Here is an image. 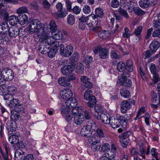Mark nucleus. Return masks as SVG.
Wrapping results in <instances>:
<instances>
[{"mask_svg": "<svg viewBox=\"0 0 160 160\" xmlns=\"http://www.w3.org/2000/svg\"><path fill=\"white\" fill-rule=\"evenodd\" d=\"M27 28L30 33H37L39 40L41 42L45 41V43L48 45H52L55 42V40L51 36L50 29L48 28L47 25L41 23L37 19L30 21Z\"/></svg>", "mask_w": 160, "mask_h": 160, "instance_id": "1", "label": "nucleus"}, {"mask_svg": "<svg viewBox=\"0 0 160 160\" xmlns=\"http://www.w3.org/2000/svg\"><path fill=\"white\" fill-rule=\"evenodd\" d=\"M72 114L73 116V118L74 120H78V119H89L91 117L87 111L84 112V115L82 114L83 111L81 107L77 106H75L74 108H72Z\"/></svg>", "mask_w": 160, "mask_h": 160, "instance_id": "2", "label": "nucleus"}, {"mask_svg": "<svg viewBox=\"0 0 160 160\" xmlns=\"http://www.w3.org/2000/svg\"><path fill=\"white\" fill-rule=\"evenodd\" d=\"M96 17V16L94 14H90L88 16H83L79 19V21L82 22H86L89 28H92L93 30L95 31V29L94 28L98 25V23Z\"/></svg>", "mask_w": 160, "mask_h": 160, "instance_id": "3", "label": "nucleus"}, {"mask_svg": "<svg viewBox=\"0 0 160 160\" xmlns=\"http://www.w3.org/2000/svg\"><path fill=\"white\" fill-rule=\"evenodd\" d=\"M8 105L10 108L17 111L24 112L25 108L23 105L20 103V101L17 99L13 98L11 100Z\"/></svg>", "mask_w": 160, "mask_h": 160, "instance_id": "4", "label": "nucleus"}, {"mask_svg": "<svg viewBox=\"0 0 160 160\" xmlns=\"http://www.w3.org/2000/svg\"><path fill=\"white\" fill-rule=\"evenodd\" d=\"M93 51L96 54L99 53L100 58L103 59L107 57L109 53V50L108 49L102 48L100 46L94 48Z\"/></svg>", "mask_w": 160, "mask_h": 160, "instance_id": "5", "label": "nucleus"}, {"mask_svg": "<svg viewBox=\"0 0 160 160\" xmlns=\"http://www.w3.org/2000/svg\"><path fill=\"white\" fill-rule=\"evenodd\" d=\"M135 101L132 99L128 100H124L121 102L120 105L122 112L125 113L127 110L129 109L131 105H134Z\"/></svg>", "mask_w": 160, "mask_h": 160, "instance_id": "6", "label": "nucleus"}, {"mask_svg": "<svg viewBox=\"0 0 160 160\" xmlns=\"http://www.w3.org/2000/svg\"><path fill=\"white\" fill-rule=\"evenodd\" d=\"M71 107H68L66 105V106H62L60 109L61 114L67 120H71L73 118V116L72 114H68L71 110Z\"/></svg>", "mask_w": 160, "mask_h": 160, "instance_id": "7", "label": "nucleus"}, {"mask_svg": "<svg viewBox=\"0 0 160 160\" xmlns=\"http://www.w3.org/2000/svg\"><path fill=\"white\" fill-rule=\"evenodd\" d=\"M60 95L63 99L67 100L72 97L73 93L70 89L66 88L62 90L60 92Z\"/></svg>", "mask_w": 160, "mask_h": 160, "instance_id": "8", "label": "nucleus"}, {"mask_svg": "<svg viewBox=\"0 0 160 160\" xmlns=\"http://www.w3.org/2000/svg\"><path fill=\"white\" fill-rule=\"evenodd\" d=\"M118 83L120 85L130 87L131 86L132 82L131 80L127 79L124 75H122L118 77Z\"/></svg>", "mask_w": 160, "mask_h": 160, "instance_id": "9", "label": "nucleus"}, {"mask_svg": "<svg viewBox=\"0 0 160 160\" xmlns=\"http://www.w3.org/2000/svg\"><path fill=\"white\" fill-rule=\"evenodd\" d=\"M75 69V66L70 64L65 65L61 69L62 73L64 75H68L71 73Z\"/></svg>", "mask_w": 160, "mask_h": 160, "instance_id": "10", "label": "nucleus"}, {"mask_svg": "<svg viewBox=\"0 0 160 160\" xmlns=\"http://www.w3.org/2000/svg\"><path fill=\"white\" fill-rule=\"evenodd\" d=\"M2 75L5 77L6 81H10L14 77V73L12 70L5 69L2 70Z\"/></svg>", "mask_w": 160, "mask_h": 160, "instance_id": "11", "label": "nucleus"}, {"mask_svg": "<svg viewBox=\"0 0 160 160\" xmlns=\"http://www.w3.org/2000/svg\"><path fill=\"white\" fill-rule=\"evenodd\" d=\"M145 112L144 108H141L138 111L136 119H144L145 120H149L150 119V115L148 113H146L145 116H141L142 113Z\"/></svg>", "mask_w": 160, "mask_h": 160, "instance_id": "12", "label": "nucleus"}, {"mask_svg": "<svg viewBox=\"0 0 160 160\" xmlns=\"http://www.w3.org/2000/svg\"><path fill=\"white\" fill-rule=\"evenodd\" d=\"M91 128L90 126L87 125L84 126L81 131V135L86 137H89L92 133V129H91Z\"/></svg>", "mask_w": 160, "mask_h": 160, "instance_id": "13", "label": "nucleus"}, {"mask_svg": "<svg viewBox=\"0 0 160 160\" xmlns=\"http://www.w3.org/2000/svg\"><path fill=\"white\" fill-rule=\"evenodd\" d=\"M66 105L68 107L74 108L78 105L77 100L75 97H71L67 100L65 102Z\"/></svg>", "mask_w": 160, "mask_h": 160, "instance_id": "14", "label": "nucleus"}, {"mask_svg": "<svg viewBox=\"0 0 160 160\" xmlns=\"http://www.w3.org/2000/svg\"><path fill=\"white\" fill-rule=\"evenodd\" d=\"M52 36L54 40H60L63 38V34L60 30L58 29L52 31Z\"/></svg>", "mask_w": 160, "mask_h": 160, "instance_id": "15", "label": "nucleus"}, {"mask_svg": "<svg viewBox=\"0 0 160 160\" xmlns=\"http://www.w3.org/2000/svg\"><path fill=\"white\" fill-rule=\"evenodd\" d=\"M73 51L72 46L70 45H68L62 54V55L66 57H69L72 54Z\"/></svg>", "mask_w": 160, "mask_h": 160, "instance_id": "16", "label": "nucleus"}, {"mask_svg": "<svg viewBox=\"0 0 160 160\" xmlns=\"http://www.w3.org/2000/svg\"><path fill=\"white\" fill-rule=\"evenodd\" d=\"M58 83L61 86L66 87H70L71 85L70 83L68 78L65 77H62L59 78L58 80Z\"/></svg>", "mask_w": 160, "mask_h": 160, "instance_id": "17", "label": "nucleus"}, {"mask_svg": "<svg viewBox=\"0 0 160 160\" xmlns=\"http://www.w3.org/2000/svg\"><path fill=\"white\" fill-rule=\"evenodd\" d=\"M7 128L9 131L12 132L15 131L16 128L17 127L16 122L15 121H8L6 123Z\"/></svg>", "mask_w": 160, "mask_h": 160, "instance_id": "18", "label": "nucleus"}, {"mask_svg": "<svg viewBox=\"0 0 160 160\" xmlns=\"http://www.w3.org/2000/svg\"><path fill=\"white\" fill-rule=\"evenodd\" d=\"M18 22L21 25H23L28 22V18L25 14H19L18 16Z\"/></svg>", "mask_w": 160, "mask_h": 160, "instance_id": "19", "label": "nucleus"}, {"mask_svg": "<svg viewBox=\"0 0 160 160\" xmlns=\"http://www.w3.org/2000/svg\"><path fill=\"white\" fill-rule=\"evenodd\" d=\"M101 148V145L100 141L99 140H96L94 141L91 145V148L93 151H96L99 150Z\"/></svg>", "mask_w": 160, "mask_h": 160, "instance_id": "20", "label": "nucleus"}, {"mask_svg": "<svg viewBox=\"0 0 160 160\" xmlns=\"http://www.w3.org/2000/svg\"><path fill=\"white\" fill-rule=\"evenodd\" d=\"M19 30L17 27H11L8 30L9 35L12 37H15L19 34Z\"/></svg>", "mask_w": 160, "mask_h": 160, "instance_id": "21", "label": "nucleus"}, {"mask_svg": "<svg viewBox=\"0 0 160 160\" xmlns=\"http://www.w3.org/2000/svg\"><path fill=\"white\" fill-rule=\"evenodd\" d=\"M94 109L96 112L97 113V115H96V116L94 115V117L98 120H102L101 116L98 115V113L99 112L102 113V112L103 108L102 106L98 104H96L95 106Z\"/></svg>", "mask_w": 160, "mask_h": 160, "instance_id": "22", "label": "nucleus"}, {"mask_svg": "<svg viewBox=\"0 0 160 160\" xmlns=\"http://www.w3.org/2000/svg\"><path fill=\"white\" fill-rule=\"evenodd\" d=\"M24 154L23 152L21 149H17L14 154L15 160H22V155Z\"/></svg>", "mask_w": 160, "mask_h": 160, "instance_id": "23", "label": "nucleus"}, {"mask_svg": "<svg viewBox=\"0 0 160 160\" xmlns=\"http://www.w3.org/2000/svg\"><path fill=\"white\" fill-rule=\"evenodd\" d=\"M160 46L159 43L156 41H153L150 44L149 48L150 50L152 52L156 51Z\"/></svg>", "mask_w": 160, "mask_h": 160, "instance_id": "24", "label": "nucleus"}, {"mask_svg": "<svg viewBox=\"0 0 160 160\" xmlns=\"http://www.w3.org/2000/svg\"><path fill=\"white\" fill-rule=\"evenodd\" d=\"M8 93L12 95H16L18 92V90L14 86L11 85L6 87Z\"/></svg>", "mask_w": 160, "mask_h": 160, "instance_id": "25", "label": "nucleus"}, {"mask_svg": "<svg viewBox=\"0 0 160 160\" xmlns=\"http://www.w3.org/2000/svg\"><path fill=\"white\" fill-rule=\"evenodd\" d=\"M16 111L15 110H12L11 111V118L12 120H17L20 118V116L18 112H20Z\"/></svg>", "mask_w": 160, "mask_h": 160, "instance_id": "26", "label": "nucleus"}, {"mask_svg": "<svg viewBox=\"0 0 160 160\" xmlns=\"http://www.w3.org/2000/svg\"><path fill=\"white\" fill-rule=\"evenodd\" d=\"M67 13L66 12L63 11L62 10H58V11L55 13H53V15L55 18H63L65 17L67 15Z\"/></svg>", "mask_w": 160, "mask_h": 160, "instance_id": "27", "label": "nucleus"}, {"mask_svg": "<svg viewBox=\"0 0 160 160\" xmlns=\"http://www.w3.org/2000/svg\"><path fill=\"white\" fill-rule=\"evenodd\" d=\"M75 69L76 72L78 74L82 73L84 70L83 66L80 62L77 63L76 64Z\"/></svg>", "mask_w": 160, "mask_h": 160, "instance_id": "28", "label": "nucleus"}, {"mask_svg": "<svg viewBox=\"0 0 160 160\" xmlns=\"http://www.w3.org/2000/svg\"><path fill=\"white\" fill-rule=\"evenodd\" d=\"M57 46V44L56 43V44L54 45L53 48L50 49L48 52V56L50 58H52L55 56L58 50L57 48L58 47Z\"/></svg>", "mask_w": 160, "mask_h": 160, "instance_id": "29", "label": "nucleus"}, {"mask_svg": "<svg viewBox=\"0 0 160 160\" xmlns=\"http://www.w3.org/2000/svg\"><path fill=\"white\" fill-rule=\"evenodd\" d=\"M98 36L103 39H106L109 37V34L108 31L102 30L98 32Z\"/></svg>", "mask_w": 160, "mask_h": 160, "instance_id": "30", "label": "nucleus"}, {"mask_svg": "<svg viewBox=\"0 0 160 160\" xmlns=\"http://www.w3.org/2000/svg\"><path fill=\"white\" fill-rule=\"evenodd\" d=\"M18 16L17 17L15 15L11 16L8 17L9 22L12 26L15 25L18 22Z\"/></svg>", "mask_w": 160, "mask_h": 160, "instance_id": "31", "label": "nucleus"}, {"mask_svg": "<svg viewBox=\"0 0 160 160\" xmlns=\"http://www.w3.org/2000/svg\"><path fill=\"white\" fill-rule=\"evenodd\" d=\"M92 92L91 90L88 89L86 90L85 91L84 95V99L86 100H89L90 99H92V97H95L94 96L92 95Z\"/></svg>", "mask_w": 160, "mask_h": 160, "instance_id": "32", "label": "nucleus"}, {"mask_svg": "<svg viewBox=\"0 0 160 160\" xmlns=\"http://www.w3.org/2000/svg\"><path fill=\"white\" fill-rule=\"evenodd\" d=\"M8 140L12 144H17L18 142V137L17 135H12L9 137Z\"/></svg>", "mask_w": 160, "mask_h": 160, "instance_id": "33", "label": "nucleus"}, {"mask_svg": "<svg viewBox=\"0 0 160 160\" xmlns=\"http://www.w3.org/2000/svg\"><path fill=\"white\" fill-rule=\"evenodd\" d=\"M150 4V2L148 0H141L139 2V6L143 8L148 7Z\"/></svg>", "mask_w": 160, "mask_h": 160, "instance_id": "34", "label": "nucleus"}, {"mask_svg": "<svg viewBox=\"0 0 160 160\" xmlns=\"http://www.w3.org/2000/svg\"><path fill=\"white\" fill-rule=\"evenodd\" d=\"M48 48H47L44 46L43 43H42L40 44L39 46L38 50L41 53L45 54L47 53Z\"/></svg>", "mask_w": 160, "mask_h": 160, "instance_id": "35", "label": "nucleus"}, {"mask_svg": "<svg viewBox=\"0 0 160 160\" xmlns=\"http://www.w3.org/2000/svg\"><path fill=\"white\" fill-rule=\"evenodd\" d=\"M1 28L2 32H5L4 33H2V35H4L7 33L9 29L8 28V24L5 22H1L0 23V28Z\"/></svg>", "mask_w": 160, "mask_h": 160, "instance_id": "36", "label": "nucleus"}, {"mask_svg": "<svg viewBox=\"0 0 160 160\" xmlns=\"http://www.w3.org/2000/svg\"><path fill=\"white\" fill-rule=\"evenodd\" d=\"M126 69L129 72H131L132 71V62L130 60H128L126 62L125 66Z\"/></svg>", "mask_w": 160, "mask_h": 160, "instance_id": "37", "label": "nucleus"}, {"mask_svg": "<svg viewBox=\"0 0 160 160\" xmlns=\"http://www.w3.org/2000/svg\"><path fill=\"white\" fill-rule=\"evenodd\" d=\"M67 21L69 24L73 25L75 22V18L74 16L72 14L68 15L67 18Z\"/></svg>", "mask_w": 160, "mask_h": 160, "instance_id": "38", "label": "nucleus"}, {"mask_svg": "<svg viewBox=\"0 0 160 160\" xmlns=\"http://www.w3.org/2000/svg\"><path fill=\"white\" fill-rule=\"evenodd\" d=\"M145 150L143 147H140L139 149H137V155L141 156L144 159L145 158Z\"/></svg>", "mask_w": 160, "mask_h": 160, "instance_id": "39", "label": "nucleus"}, {"mask_svg": "<svg viewBox=\"0 0 160 160\" xmlns=\"http://www.w3.org/2000/svg\"><path fill=\"white\" fill-rule=\"evenodd\" d=\"M120 94L121 96L125 98H128L130 96L129 91L125 89H121L120 91Z\"/></svg>", "mask_w": 160, "mask_h": 160, "instance_id": "40", "label": "nucleus"}, {"mask_svg": "<svg viewBox=\"0 0 160 160\" xmlns=\"http://www.w3.org/2000/svg\"><path fill=\"white\" fill-rule=\"evenodd\" d=\"M124 32L122 34V36L123 38H129L131 35V32L129 29L127 27H125L124 28Z\"/></svg>", "mask_w": 160, "mask_h": 160, "instance_id": "41", "label": "nucleus"}, {"mask_svg": "<svg viewBox=\"0 0 160 160\" xmlns=\"http://www.w3.org/2000/svg\"><path fill=\"white\" fill-rule=\"evenodd\" d=\"M125 68V64L122 62H118L117 64V70L120 72H122Z\"/></svg>", "mask_w": 160, "mask_h": 160, "instance_id": "42", "label": "nucleus"}, {"mask_svg": "<svg viewBox=\"0 0 160 160\" xmlns=\"http://www.w3.org/2000/svg\"><path fill=\"white\" fill-rule=\"evenodd\" d=\"M28 12V8L25 6L19 8L16 11L17 13L19 14H23V13H26Z\"/></svg>", "mask_w": 160, "mask_h": 160, "instance_id": "43", "label": "nucleus"}, {"mask_svg": "<svg viewBox=\"0 0 160 160\" xmlns=\"http://www.w3.org/2000/svg\"><path fill=\"white\" fill-rule=\"evenodd\" d=\"M95 13L96 15L100 18L102 17L104 14L102 9L100 7L96 8Z\"/></svg>", "mask_w": 160, "mask_h": 160, "instance_id": "44", "label": "nucleus"}, {"mask_svg": "<svg viewBox=\"0 0 160 160\" xmlns=\"http://www.w3.org/2000/svg\"><path fill=\"white\" fill-rule=\"evenodd\" d=\"M88 101L89 102H87V105L88 107L90 108L92 107L96 102V100L95 97H92V99H90V100Z\"/></svg>", "mask_w": 160, "mask_h": 160, "instance_id": "45", "label": "nucleus"}, {"mask_svg": "<svg viewBox=\"0 0 160 160\" xmlns=\"http://www.w3.org/2000/svg\"><path fill=\"white\" fill-rule=\"evenodd\" d=\"M134 12L138 15L144 14V12L139 7H133L132 8Z\"/></svg>", "mask_w": 160, "mask_h": 160, "instance_id": "46", "label": "nucleus"}, {"mask_svg": "<svg viewBox=\"0 0 160 160\" xmlns=\"http://www.w3.org/2000/svg\"><path fill=\"white\" fill-rule=\"evenodd\" d=\"M79 58L78 53L77 52H74L70 59L72 62H76L78 61Z\"/></svg>", "mask_w": 160, "mask_h": 160, "instance_id": "47", "label": "nucleus"}, {"mask_svg": "<svg viewBox=\"0 0 160 160\" xmlns=\"http://www.w3.org/2000/svg\"><path fill=\"white\" fill-rule=\"evenodd\" d=\"M108 151L107 153H106L105 156L109 158L112 159H113L115 157L116 155V152L112 151Z\"/></svg>", "mask_w": 160, "mask_h": 160, "instance_id": "48", "label": "nucleus"}, {"mask_svg": "<svg viewBox=\"0 0 160 160\" xmlns=\"http://www.w3.org/2000/svg\"><path fill=\"white\" fill-rule=\"evenodd\" d=\"M101 148L102 151L103 152H108L110 150V146L108 143H105L102 145Z\"/></svg>", "mask_w": 160, "mask_h": 160, "instance_id": "49", "label": "nucleus"}, {"mask_svg": "<svg viewBox=\"0 0 160 160\" xmlns=\"http://www.w3.org/2000/svg\"><path fill=\"white\" fill-rule=\"evenodd\" d=\"M129 141V138H122L121 139L120 142L122 147L123 148L126 147L128 144Z\"/></svg>", "mask_w": 160, "mask_h": 160, "instance_id": "50", "label": "nucleus"}, {"mask_svg": "<svg viewBox=\"0 0 160 160\" xmlns=\"http://www.w3.org/2000/svg\"><path fill=\"white\" fill-rule=\"evenodd\" d=\"M110 56L112 58L115 59H118L120 57V55L118 54L114 50L111 51Z\"/></svg>", "mask_w": 160, "mask_h": 160, "instance_id": "51", "label": "nucleus"}, {"mask_svg": "<svg viewBox=\"0 0 160 160\" xmlns=\"http://www.w3.org/2000/svg\"><path fill=\"white\" fill-rule=\"evenodd\" d=\"M50 28L49 29H50V30H52V31H54L56 30H57V26L56 24V23L53 20H51L50 22ZM48 28H49L48 27Z\"/></svg>", "mask_w": 160, "mask_h": 160, "instance_id": "52", "label": "nucleus"}, {"mask_svg": "<svg viewBox=\"0 0 160 160\" xmlns=\"http://www.w3.org/2000/svg\"><path fill=\"white\" fill-rule=\"evenodd\" d=\"M131 134V132L129 131L124 132L120 135L119 136L122 138H128L129 137Z\"/></svg>", "mask_w": 160, "mask_h": 160, "instance_id": "53", "label": "nucleus"}, {"mask_svg": "<svg viewBox=\"0 0 160 160\" xmlns=\"http://www.w3.org/2000/svg\"><path fill=\"white\" fill-rule=\"evenodd\" d=\"M72 2L69 0H65V4L67 10L68 11H71L72 9Z\"/></svg>", "mask_w": 160, "mask_h": 160, "instance_id": "54", "label": "nucleus"}, {"mask_svg": "<svg viewBox=\"0 0 160 160\" xmlns=\"http://www.w3.org/2000/svg\"><path fill=\"white\" fill-rule=\"evenodd\" d=\"M118 11L120 13L122 14L124 17L126 18H129L128 15L126 11L120 8H119L118 9Z\"/></svg>", "mask_w": 160, "mask_h": 160, "instance_id": "55", "label": "nucleus"}, {"mask_svg": "<svg viewBox=\"0 0 160 160\" xmlns=\"http://www.w3.org/2000/svg\"><path fill=\"white\" fill-rule=\"evenodd\" d=\"M150 70L152 74L153 75L157 73V69L154 64H151L150 67Z\"/></svg>", "mask_w": 160, "mask_h": 160, "instance_id": "56", "label": "nucleus"}, {"mask_svg": "<svg viewBox=\"0 0 160 160\" xmlns=\"http://www.w3.org/2000/svg\"><path fill=\"white\" fill-rule=\"evenodd\" d=\"M111 5L112 7L113 8H117L119 5V2L118 0H112Z\"/></svg>", "mask_w": 160, "mask_h": 160, "instance_id": "57", "label": "nucleus"}, {"mask_svg": "<svg viewBox=\"0 0 160 160\" xmlns=\"http://www.w3.org/2000/svg\"><path fill=\"white\" fill-rule=\"evenodd\" d=\"M92 57L88 56L85 58L84 62L86 64L88 65L92 62Z\"/></svg>", "mask_w": 160, "mask_h": 160, "instance_id": "58", "label": "nucleus"}, {"mask_svg": "<svg viewBox=\"0 0 160 160\" xmlns=\"http://www.w3.org/2000/svg\"><path fill=\"white\" fill-rule=\"evenodd\" d=\"M110 125L113 128H116L119 126L120 122H117L116 121H112Z\"/></svg>", "mask_w": 160, "mask_h": 160, "instance_id": "59", "label": "nucleus"}, {"mask_svg": "<svg viewBox=\"0 0 160 160\" xmlns=\"http://www.w3.org/2000/svg\"><path fill=\"white\" fill-rule=\"evenodd\" d=\"M83 10L84 12L86 14H88L91 12V8L90 6L86 5L83 8Z\"/></svg>", "mask_w": 160, "mask_h": 160, "instance_id": "60", "label": "nucleus"}, {"mask_svg": "<svg viewBox=\"0 0 160 160\" xmlns=\"http://www.w3.org/2000/svg\"><path fill=\"white\" fill-rule=\"evenodd\" d=\"M42 3L44 8L46 9H49L50 7V4L47 0H43Z\"/></svg>", "mask_w": 160, "mask_h": 160, "instance_id": "61", "label": "nucleus"}, {"mask_svg": "<svg viewBox=\"0 0 160 160\" xmlns=\"http://www.w3.org/2000/svg\"><path fill=\"white\" fill-rule=\"evenodd\" d=\"M73 124L70 123L68 124L65 128L66 130L68 132H72L73 130Z\"/></svg>", "mask_w": 160, "mask_h": 160, "instance_id": "62", "label": "nucleus"}, {"mask_svg": "<svg viewBox=\"0 0 160 160\" xmlns=\"http://www.w3.org/2000/svg\"><path fill=\"white\" fill-rule=\"evenodd\" d=\"M142 30V27L141 26L137 27L135 30L134 34L136 35H141L140 34Z\"/></svg>", "mask_w": 160, "mask_h": 160, "instance_id": "63", "label": "nucleus"}, {"mask_svg": "<svg viewBox=\"0 0 160 160\" xmlns=\"http://www.w3.org/2000/svg\"><path fill=\"white\" fill-rule=\"evenodd\" d=\"M34 158L32 154H28L22 160H34Z\"/></svg>", "mask_w": 160, "mask_h": 160, "instance_id": "64", "label": "nucleus"}]
</instances>
